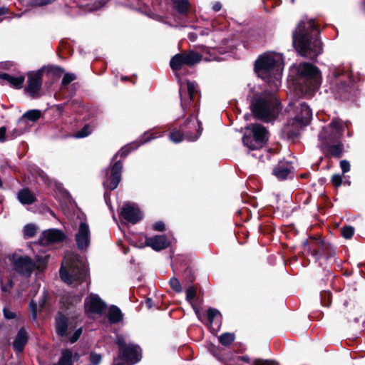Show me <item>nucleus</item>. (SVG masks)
Segmentation results:
<instances>
[{
  "label": "nucleus",
  "mask_w": 365,
  "mask_h": 365,
  "mask_svg": "<svg viewBox=\"0 0 365 365\" xmlns=\"http://www.w3.org/2000/svg\"><path fill=\"white\" fill-rule=\"evenodd\" d=\"M235 336L232 333L226 332L219 336V341L223 346H229L235 341Z\"/></svg>",
  "instance_id": "32"
},
{
  "label": "nucleus",
  "mask_w": 365,
  "mask_h": 365,
  "mask_svg": "<svg viewBox=\"0 0 365 365\" xmlns=\"http://www.w3.org/2000/svg\"><path fill=\"white\" fill-rule=\"evenodd\" d=\"M46 4V0H32L30 3L32 6H40Z\"/></svg>",
  "instance_id": "51"
},
{
  "label": "nucleus",
  "mask_w": 365,
  "mask_h": 365,
  "mask_svg": "<svg viewBox=\"0 0 365 365\" xmlns=\"http://www.w3.org/2000/svg\"><path fill=\"white\" fill-rule=\"evenodd\" d=\"M341 232L344 238L350 239L354 235V229L351 226H346L342 227Z\"/></svg>",
  "instance_id": "38"
},
{
  "label": "nucleus",
  "mask_w": 365,
  "mask_h": 365,
  "mask_svg": "<svg viewBox=\"0 0 365 365\" xmlns=\"http://www.w3.org/2000/svg\"><path fill=\"white\" fill-rule=\"evenodd\" d=\"M247 131L242 138L243 145L249 150H257L268 139V132L259 124H253L246 128Z\"/></svg>",
  "instance_id": "6"
},
{
  "label": "nucleus",
  "mask_w": 365,
  "mask_h": 365,
  "mask_svg": "<svg viewBox=\"0 0 365 365\" xmlns=\"http://www.w3.org/2000/svg\"><path fill=\"white\" fill-rule=\"evenodd\" d=\"M318 34V29L312 19L302 20L293 32V46L303 56L317 57L322 50Z\"/></svg>",
  "instance_id": "2"
},
{
  "label": "nucleus",
  "mask_w": 365,
  "mask_h": 365,
  "mask_svg": "<svg viewBox=\"0 0 365 365\" xmlns=\"http://www.w3.org/2000/svg\"><path fill=\"white\" fill-rule=\"evenodd\" d=\"M76 79V76L73 73H66L64 75L62 80V85L66 86L71 81Z\"/></svg>",
  "instance_id": "41"
},
{
  "label": "nucleus",
  "mask_w": 365,
  "mask_h": 365,
  "mask_svg": "<svg viewBox=\"0 0 365 365\" xmlns=\"http://www.w3.org/2000/svg\"><path fill=\"white\" fill-rule=\"evenodd\" d=\"M175 9L181 14H186L190 9L188 0H173Z\"/></svg>",
  "instance_id": "28"
},
{
  "label": "nucleus",
  "mask_w": 365,
  "mask_h": 365,
  "mask_svg": "<svg viewBox=\"0 0 365 365\" xmlns=\"http://www.w3.org/2000/svg\"><path fill=\"white\" fill-rule=\"evenodd\" d=\"M130 145H128V146H125L123 148H121V150L120 151H118L115 155L114 156V158H116L118 155H120L123 158H125L129 153L130 151Z\"/></svg>",
  "instance_id": "48"
},
{
  "label": "nucleus",
  "mask_w": 365,
  "mask_h": 365,
  "mask_svg": "<svg viewBox=\"0 0 365 365\" xmlns=\"http://www.w3.org/2000/svg\"><path fill=\"white\" fill-rule=\"evenodd\" d=\"M66 319L60 316L56 319V331L61 336L70 335V331Z\"/></svg>",
  "instance_id": "24"
},
{
  "label": "nucleus",
  "mask_w": 365,
  "mask_h": 365,
  "mask_svg": "<svg viewBox=\"0 0 365 365\" xmlns=\"http://www.w3.org/2000/svg\"><path fill=\"white\" fill-rule=\"evenodd\" d=\"M116 343L119 347L120 353H129V351H133L134 356L131 358L138 359L139 356V346L135 344H126L125 340L123 336L118 335L116 337Z\"/></svg>",
  "instance_id": "17"
},
{
  "label": "nucleus",
  "mask_w": 365,
  "mask_h": 365,
  "mask_svg": "<svg viewBox=\"0 0 365 365\" xmlns=\"http://www.w3.org/2000/svg\"><path fill=\"white\" fill-rule=\"evenodd\" d=\"M6 128L4 127L0 128V141L4 142L6 139Z\"/></svg>",
  "instance_id": "52"
},
{
  "label": "nucleus",
  "mask_w": 365,
  "mask_h": 365,
  "mask_svg": "<svg viewBox=\"0 0 365 365\" xmlns=\"http://www.w3.org/2000/svg\"><path fill=\"white\" fill-rule=\"evenodd\" d=\"M169 245L170 242L165 235H156L145 239V245L152 247L155 251L165 249Z\"/></svg>",
  "instance_id": "16"
},
{
  "label": "nucleus",
  "mask_w": 365,
  "mask_h": 365,
  "mask_svg": "<svg viewBox=\"0 0 365 365\" xmlns=\"http://www.w3.org/2000/svg\"><path fill=\"white\" fill-rule=\"evenodd\" d=\"M153 227L155 230L163 231L165 229V225L163 222L159 221L153 224Z\"/></svg>",
  "instance_id": "50"
},
{
  "label": "nucleus",
  "mask_w": 365,
  "mask_h": 365,
  "mask_svg": "<svg viewBox=\"0 0 365 365\" xmlns=\"http://www.w3.org/2000/svg\"><path fill=\"white\" fill-rule=\"evenodd\" d=\"M299 110H297L294 122L297 126L301 128L308 125L312 119V113L309 107L304 103L299 104Z\"/></svg>",
  "instance_id": "15"
},
{
  "label": "nucleus",
  "mask_w": 365,
  "mask_h": 365,
  "mask_svg": "<svg viewBox=\"0 0 365 365\" xmlns=\"http://www.w3.org/2000/svg\"><path fill=\"white\" fill-rule=\"evenodd\" d=\"M32 250L36 253V260L38 262H43L46 258L44 255V247L41 243L35 242L32 245Z\"/></svg>",
  "instance_id": "30"
},
{
  "label": "nucleus",
  "mask_w": 365,
  "mask_h": 365,
  "mask_svg": "<svg viewBox=\"0 0 365 365\" xmlns=\"http://www.w3.org/2000/svg\"><path fill=\"white\" fill-rule=\"evenodd\" d=\"M28 341V333L24 327H21L19 331L13 342V347L16 351H23Z\"/></svg>",
  "instance_id": "18"
},
{
  "label": "nucleus",
  "mask_w": 365,
  "mask_h": 365,
  "mask_svg": "<svg viewBox=\"0 0 365 365\" xmlns=\"http://www.w3.org/2000/svg\"><path fill=\"white\" fill-rule=\"evenodd\" d=\"M36 230L34 225L29 224L24 227V234L27 237H31L36 234Z\"/></svg>",
  "instance_id": "36"
},
{
  "label": "nucleus",
  "mask_w": 365,
  "mask_h": 365,
  "mask_svg": "<svg viewBox=\"0 0 365 365\" xmlns=\"http://www.w3.org/2000/svg\"><path fill=\"white\" fill-rule=\"evenodd\" d=\"M46 71H47V72H48V71H51V66H47Z\"/></svg>",
  "instance_id": "59"
},
{
  "label": "nucleus",
  "mask_w": 365,
  "mask_h": 365,
  "mask_svg": "<svg viewBox=\"0 0 365 365\" xmlns=\"http://www.w3.org/2000/svg\"><path fill=\"white\" fill-rule=\"evenodd\" d=\"M170 287L175 290L176 292H182V287L179 282V280L173 277L170 279L169 282Z\"/></svg>",
  "instance_id": "37"
},
{
  "label": "nucleus",
  "mask_w": 365,
  "mask_h": 365,
  "mask_svg": "<svg viewBox=\"0 0 365 365\" xmlns=\"http://www.w3.org/2000/svg\"><path fill=\"white\" fill-rule=\"evenodd\" d=\"M66 236L64 233L57 229L47 230V245L48 243H56L63 242Z\"/></svg>",
  "instance_id": "23"
},
{
  "label": "nucleus",
  "mask_w": 365,
  "mask_h": 365,
  "mask_svg": "<svg viewBox=\"0 0 365 365\" xmlns=\"http://www.w3.org/2000/svg\"><path fill=\"white\" fill-rule=\"evenodd\" d=\"M189 38L192 41H195L197 38V36L194 33H190L189 34V36H188Z\"/></svg>",
  "instance_id": "54"
},
{
  "label": "nucleus",
  "mask_w": 365,
  "mask_h": 365,
  "mask_svg": "<svg viewBox=\"0 0 365 365\" xmlns=\"http://www.w3.org/2000/svg\"><path fill=\"white\" fill-rule=\"evenodd\" d=\"M202 56L195 51L185 52L175 55L170 61V66L173 71H179L182 66H192L199 63Z\"/></svg>",
  "instance_id": "7"
},
{
  "label": "nucleus",
  "mask_w": 365,
  "mask_h": 365,
  "mask_svg": "<svg viewBox=\"0 0 365 365\" xmlns=\"http://www.w3.org/2000/svg\"><path fill=\"white\" fill-rule=\"evenodd\" d=\"M91 133V130L88 126H85L81 130L78 131L76 134V138H84L88 136Z\"/></svg>",
  "instance_id": "45"
},
{
  "label": "nucleus",
  "mask_w": 365,
  "mask_h": 365,
  "mask_svg": "<svg viewBox=\"0 0 365 365\" xmlns=\"http://www.w3.org/2000/svg\"><path fill=\"white\" fill-rule=\"evenodd\" d=\"M69 303H70V304H73V300H72V301H69Z\"/></svg>",
  "instance_id": "64"
},
{
  "label": "nucleus",
  "mask_w": 365,
  "mask_h": 365,
  "mask_svg": "<svg viewBox=\"0 0 365 365\" xmlns=\"http://www.w3.org/2000/svg\"><path fill=\"white\" fill-rule=\"evenodd\" d=\"M122 313L117 307L113 306L110 308L108 312V318L111 322H119L122 319Z\"/></svg>",
  "instance_id": "29"
},
{
  "label": "nucleus",
  "mask_w": 365,
  "mask_h": 365,
  "mask_svg": "<svg viewBox=\"0 0 365 365\" xmlns=\"http://www.w3.org/2000/svg\"><path fill=\"white\" fill-rule=\"evenodd\" d=\"M181 105L183 108V109H185L187 107V103L186 101L182 100V98L181 97Z\"/></svg>",
  "instance_id": "55"
},
{
  "label": "nucleus",
  "mask_w": 365,
  "mask_h": 365,
  "mask_svg": "<svg viewBox=\"0 0 365 365\" xmlns=\"http://www.w3.org/2000/svg\"><path fill=\"white\" fill-rule=\"evenodd\" d=\"M297 71L301 76L300 83L304 84V87L301 88L302 95L311 96L322 83L319 68L309 63H301L297 66Z\"/></svg>",
  "instance_id": "5"
},
{
  "label": "nucleus",
  "mask_w": 365,
  "mask_h": 365,
  "mask_svg": "<svg viewBox=\"0 0 365 365\" xmlns=\"http://www.w3.org/2000/svg\"><path fill=\"white\" fill-rule=\"evenodd\" d=\"M57 110H58V113H59V114H61V107H59V106H58V107L57 108Z\"/></svg>",
  "instance_id": "60"
},
{
  "label": "nucleus",
  "mask_w": 365,
  "mask_h": 365,
  "mask_svg": "<svg viewBox=\"0 0 365 365\" xmlns=\"http://www.w3.org/2000/svg\"><path fill=\"white\" fill-rule=\"evenodd\" d=\"M78 359L79 355L77 353H73L71 351L66 349L62 351L58 365H71L77 362Z\"/></svg>",
  "instance_id": "20"
},
{
  "label": "nucleus",
  "mask_w": 365,
  "mask_h": 365,
  "mask_svg": "<svg viewBox=\"0 0 365 365\" xmlns=\"http://www.w3.org/2000/svg\"><path fill=\"white\" fill-rule=\"evenodd\" d=\"M3 314L4 317L7 319H13L16 317V313L10 310L9 308H4Z\"/></svg>",
  "instance_id": "44"
},
{
  "label": "nucleus",
  "mask_w": 365,
  "mask_h": 365,
  "mask_svg": "<svg viewBox=\"0 0 365 365\" xmlns=\"http://www.w3.org/2000/svg\"><path fill=\"white\" fill-rule=\"evenodd\" d=\"M18 200L23 205H31L35 202L36 197L27 189H23L18 192Z\"/></svg>",
  "instance_id": "25"
},
{
  "label": "nucleus",
  "mask_w": 365,
  "mask_h": 365,
  "mask_svg": "<svg viewBox=\"0 0 365 365\" xmlns=\"http://www.w3.org/2000/svg\"><path fill=\"white\" fill-rule=\"evenodd\" d=\"M47 212H49L50 215H51L53 217H54V212L52 210L47 208Z\"/></svg>",
  "instance_id": "58"
},
{
  "label": "nucleus",
  "mask_w": 365,
  "mask_h": 365,
  "mask_svg": "<svg viewBox=\"0 0 365 365\" xmlns=\"http://www.w3.org/2000/svg\"><path fill=\"white\" fill-rule=\"evenodd\" d=\"M88 274L86 259L73 252H67L60 269L62 280L67 284L76 285L86 280Z\"/></svg>",
  "instance_id": "3"
},
{
  "label": "nucleus",
  "mask_w": 365,
  "mask_h": 365,
  "mask_svg": "<svg viewBox=\"0 0 365 365\" xmlns=\"http://www.w3.org/2000/svg\"><path fill=\"white\" fill-rule=\"evenodd\" d=\"M331 182L334 186H336V187L340 186L342 182L341 175L339 174L334 175L331 177Z\"/></svg>",
  "instance_id": "46"
},
{
  "label": "nucleus",
  "mask_w": 365,
  "mask_h": 365,
  "mask_svg": "<svg viewBox=\"0 0 365 365\" xmlns=\"http://www.w3.org/2000/svg\"><path fill=\"white\" fill-rule=\"evenodd\" d=\"M7 9L4 7L0 8V16L6 14Z\"/></svg>",
  "instance_id": "56"
},
{
  "label": "nucleus",
  "mask_w": 365,
  "mask_h": 365,
  "mask_svg": "<svg viewBox=\"0 0 365 365\" xmlns=\"http://www.w3.org/2000/svg\"><path fill=\"white\" fill-rule=\"evenodd\" d=\"M170 140L175 143H180L183 140V135L180 130L173 129L170 133Z\"/></svg>",
  "instance_id": "34"
},
{
  "label": "nucleus",
  "mask_w": 365,
  "mask_h": 365,
  "mask_svg": "<svg viewBox=\"0 0 365 365\" xmlns=\"http://www.w3.org/2000/svg\"><path fill=\"white\" fill-rule=\"evenodd\" d=\"M81 297L78 296V297H75L74 301L76 303H78L81 301Z\"/></svg>",
  "instance_id": "57"
},
{
  "label": "nucleus",
  "mask_w": 365,
  "mask_h": 365,
  "mask_svg": "<svg viewBox=\"0 0 365 365\" xmlns=\"http://www.w3.org/2000/svg\"><path fill=\"white\" fill-rule=\"evenodd\" d=\"M187 90L189 95L190 101H192L195 95L197 93V84L194 82L188 81L187 83Z\"/></svg>",
  "instance_id": "33"
},
{
  "label": "nucleus",
  "mask_w": 365,
  "mask_h": 365,
  "mask_svg": "<svg viewBox=\"0 0 365 365\" xmlns=\"http://www.w3.org/2000/svg\"><path fill=\"white\" fill-rule=\"evenodd\" d=\"M340 167L343 173H347L350 170V164L347 160H343L340 162Z\"/></svg>",
  "instance_id": "49"
},
{
  "label": "nucleus",
  "mask_w": 365,
  "mask_h": 365,
  "mask_svg": "<svg viewBox=\"0 0 365 365\" xmlns=\"http://www.w3.org/2000/svg\"><path fill=\"white\" fill-rule=\"evenodd\" d=\"M81 334H82V328H78V329H76L74 331V333L71 336H69V335L68 336L69 341L71 343L76 342L79 339Z\"/></svg>",
  "instance_id": "40"
},
{
  "label": "nucleus",
  "mask_w": 365,
  "mask_h": 365,
  "mask_svg": "<svg viewBox=\"0 0 365 365\" xmlns=\"http://www.w3.org/2000/svg\"><path fill=\"white\" fill-rule=\"evenodd\" d=\"M76 245L78 249L86 250L90 244L91 230L86 220H81L76 228L75 235Z\"/></svg>",
  "instance_id": "10"
},
{
  "label": "nucleus",
  "mask_w": 365,
  "mask_h": 365,
  "mask_svg": "<svg viewBox=\"0 0 365 365\" xmlns=\"http://www.w3.org/2000/svg\"><path fill=\"white\" fill-rule=\"evenodd\" d=\"M195 297V290L193 287H190L186 290V298L187 300L192 303Z\"/></svg>",
  "instance_id": "42"
},
{
  "label": "nucleus",
  "mask_w": 365,
  "mask_h": 365,
  "mask_svg": "<svg viewBox=\"0 0 365 365\" xmlns=\"http://www.w3.org/2000/svg\"><path fill=\"white\" fill-rule=\"evenodd\" d=\"M48 187L50 189H53L56 192L57 196H60L62 198H66L68 197V192L66 190H64L61 183L56 181L50 180L47 179V187Z\"/></svg>",
  "instance_id": "26"
},
{
  "label": "nucleus",
  "mask_w": 365,
  "mask_h": 365,
  "mask_svg": "<svg viewBox=\"0 0 365 365\" xmlns=\"http://www.w3.org/2000/svg\"><path fill=\"white\" fill-rule=\"evenodd\" d=\"M41 116V112L39 110H30L26 111L19 119V123H23L26 120H29L31 122H36L39 119V118Z\"/></svg>",
  "instance_id": "27"
},
{
  "label": "nucleus",
  "mask_w": 365,
  "mask_h": 365,
  "mask_svg": "<svg viewBox=\"0 0 365 365\" xmlns=\"http://www.w3.org/2000/svg\"><path fill=\"white\" fill-rule=\"evenodd\" d=\"M123 356V357L125 359H126V360L132 362V363H138L140 361V359H141V356H142V352H141V349L139 347V356H138V359H135V358H131L132 356H134V352L133 351H129V353H121Z\"/></svg>",
  "instance_id": "35"
},
{
  "label": "nucleus",
  "mask_w": 365,
  "mask_h": 365,
  "mask_svg": "<svg viewBox=\"0 0 365 365\" xmlns=\"http://www.w3.org/2000/svg\"><path fill=\"white\" fill-rule=\"evenodd\" d=\"M150 299H148V302H147L148 303V304H150Z\"/></svg>",
  "instance_id": "63"
},
{
  "label": "nucleus",
  "mask_w": 365,
  "mask_h": 365,
  "mask_svg": "<svg viewBox=\"0 0 365 365\" xmlns=\"http://www.w3.org/2000/svg\"><path fill=\"white\" fill-rule=\"evenodd\" d=\"M150 299H148V302H147L148 303V304H150Z\"/></svg>",
  "instance_id": "62"
},
{
  "label": "nucleus",
  "mask_w": 365,
  "mask_h": 365,
  "mask_svg": "<svg viewBox=\"0 0 365 365\" xmlns=\"http://www.w3.org/2000/svg\"><path fill=\"white\" fill-rule=\"evenodd\" d=\"M222 8V4L219 1H217L215 2L213 6H212V9L214 10V11L217 12V11H219Z\"/></svg>",
  "instance_id": "53"
},
{
  "label": "nucleus",
  "mask_w": 365,
  "mask_h": 365,
  "mask_svg": "<svg viewBox=\"0 0 365 365\" xmlns=\"http://www.w3.org/2000/svg\"><path fill=\"white\" fill-rule=\"evenodd\" d=\"M283 68V58L280 53L267 52L256 61V73L268 83L271 89V91L255 94L251 99V109L257 118L269 122L277 118L279 103L273 91L281 86Z\"/></svg>",
  "instance_id": "1"
},
{
  "label": "nucleus",
  "mask_w": 365,
  "mask_h": 365,
  "mask_svg": "<svg viewBox=\"0 0 365 365\" xmlns=\"http://www.w3.org/2000/svg\"><path fill=\"white\" fill-rule=\"evenodd\" d=\"M43 67L36 71L29 72L27 73V82L25 86L26 93L31 98H38L41 94L42 85V77Z\"/></svg>",
  "instance_id": "8"
},
{
  "label": "nucleus",
  "mask_w": 365,
  "mask_h": 365,
  "mask_svg": "<svg viewBox=\"0 0 365 365\" xmlns=\"http://www.w3.org/2000/svg\"><path fill=\"white\" fill-rule=\"evenodd\" d=\"M251 363V360L248 356H239L237 358V363ZM253 365H278L279 362L274 359H256L253 361H252Z\"/></svg>",
  "instance_id": "22"
},
{
  "label": "nucleus",
  "mask_w": 365,
  "mask_h": 365,
  "mask_svg": "<svg viewBox=\"0 0 365 365\" xmlns=\"http://www.w3.org/2000/svg\"><path fill=\"white\" fill-rule=\"evenodd\" d=\"M209 326L212 327L214 322H217L220 321V313L215 309L210 308L207 310V313Z\"/></svg>",
  "instance_id": "31"
},
{
  "label": "nucleus",
  "mask_w": 365,
  "mask_h": 365,
  "mask_svg": "<svg viewBox=\"0 0 365 365\" xmlns=\"http://www.w3.org/2000/svg\"><path fill=\"white\" fill-rule=\"evenodd\" d=\"M342 135V124L339 120L331 121L328 127L323 128L319 134V139L324 147L328 148V154L340 158L343 152V145L341 143L330 145L331 142L336 140Z\"/></svg>",
  "instance_id": "4"
},
{
  "label": "nucleus",
  "mask_w": 365,
  "mask_h": 365,
  "mask_svg": "<svg viewBox=\"0 0 365 365\" xmlns=\"http://www.w3.org/2000/svg\"><path fill=\"white\" fill-rule=\"evenodd\" d=\"M90 361L93 365H97L101 362V356L96 353H91Z\"/></svg>",
  "instance_id": "43"
},
{
  "label": "nucleus",
  "mask_w": 365,
  "mask_h": 365,
  "mask_svg": "<svg viewBox=\"0 0 365 365\" xmlns=\"http://www.w3.org/2000/svg\"><path fill=\"white\" fill-rule=\"evenodd\" d=\"M292 165L288 162H280L274 169L273 174L279 180H284L290 174Z\"/></svg>",
  "instance_id": "19"
},
{
  "label": "nucleus",
  "mask_w": 365,
  "mask_h": 365,
  "mask_svg": "<svg viewBox=\"0 0 365 365\" xmlns=\"http://www.w3.org/2000/svg\"><path fill=\"white\" fill-rule=\"evenodd\" d=\"M122 163L120 160L115 162L112 167L111 174L103 181V185L106 188L110 190H115L121 180Z\"/></svg>",
  "instance_id": "12"
},
{
  "label": "nucleus",
  "mask_w": 365,
  "mask_h": 365,
  "mask_svg": "<svg viewBox=\"0 0 365 365\" xmlns=\"http://www.w3.org/2000/svg\"><path fill=\"white\" fill-rule=\"evenodd\" d=\"M86 313L92 317L93 314H102L106 309V303L95 294L88 296L84 302Z\"/></svg>",
  "instance_id": "9"
},
{
  "label": "nucleus",
  "mask_w": 365,
  "mask_h": 365,
  "mask_svg": "<svg viewBox=\"0 0 365 365\" xmlns=\"http://www.w3.org/2000/svg\"><path fill=\"white\" fill-rule=\"evenodd\" d=\"M289 106H294V103L292 102H290L289 104Z\"/></svg>",
  "instance_id": "61"
},
{
  "label": "nucleus",
  "mask_w": 365,
  "mask_h": 365,
  "mask_svg": "<svg viewBox=\"0 0 365 365\" xmlns=\"http://www.w3.org/2000/svg\"><path fill=\"white\" fill-rule=\"evenodd\" d=\"M15 270L26 277H29L33 272L35 264L31 259L27 257H19L14 259L13 262Z\"/></svg>",
  "instance_id": "13"
},
{
  "label": "nucleus",
  "mask_w": 365,
  "mask_h": 365,
  "mask_svg": "<svg viewBox=\"0 0 365 365\" xmlns=\"http://www.w3.org/2000/svg\"><path fill=\"white\" fill-rule=\"evenodd\" d=\"M0 79L6 81L11 86L15 88H21L24 81V76H13L7 73H1Z\"/></svg>",
  "instance_id": "21"
},
{
  "label": "nucleus",
  "mask_w": 365,
  "mask_h": 365,
  "mask_svg": "<svg viewBox=\"0 0 365 365\" xmlns=\"http://www.w3.org/2000/svg\"><path fill=\"white\" fill-rule=\"evenodd\" d=\"M46 309V293L38 299H32L29 303V310L31 314L33 322L38 325V320L43 317V312Z\"/></svg>",
  "instance_id": "11"
},
{
  "label": "nucleus",
  "mask_w": 365,
  "mask_h": 365,
  "mask_svg": "<svg viewBox=\"0 0 365 365\" xmlns=\"http://www.w3.org/2000/svg\"><path fill=\"white\" fill-rule=\"evenodd\" d=\"M197 126H198V129L196 131V133L194 136H192L189 134H186L185 135V138L190 141H195L196 140L199 136L201 134V130H202V128H201V123L200 121H197Z\"/></svg>",
  "instance_id": "39"
},
{
  "label": "nucleus",
  "mask_w": 365,
  "mask_h": 365,
  "mask_svg": "<svg viewBox=\"0 0 365 365\" xmlns=\"http://www.w3.org/2000/svg\"><path fill=\"white\" fill-rule=\"evenodd\" d=\"M120 215L129 222L137 223L143 217L138 206L133 203L125 204L121 209Z\"/></svg>",
  "instance_id": "14"
},
{
  "label": "nucleus",
  "mask_w": 365,
  "mask_h": 365,
  "mask_svg": "<svg viewBox=\"0 0 365 365\" xmlns=\"http://www.w3.org/2000/svg\"><path fill=\"white\" fill-rule=\"evenodd\" d=\"M157 137L158 136L154 135L153 133H151L150 132H146V133H145L143 134V135L142 137L143 139L141 140V143H144L148 142L150 140L154 139V138H155Z\"/></svg>",
  "instance_id": "47"
}]
</instances>
